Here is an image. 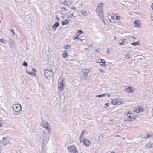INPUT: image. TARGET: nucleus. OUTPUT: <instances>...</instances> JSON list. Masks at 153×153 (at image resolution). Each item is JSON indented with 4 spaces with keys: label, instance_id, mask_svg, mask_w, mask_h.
Segmentation results:
<instances>
[{
    "label": "nucleus",
    "instance_id": "79ce46f5",
    "mask_svg": "<svg viewBox=\"0 0 153 153\" xmlns=\"http://www.w3.org/2000/svg\"><path fill=\"white\" fill-rule=\"evenodd\" d=\"M106 96H107L108 97H110L111 96L110 94H109L106 93Z\"/></svg>",
    "mask_w": 153,
    "mask_h": 153
},
{
    "label": "nucleus",
    "instance_id": "423d86ee",
    "mask_svg": "<svg viewBox=\"0 0 153 153\" xmlns=\"http://www.w3.org/2000/svg\"><path fill=\"white\" fill-rule=\"evenodd\" d=\"M44 72L45 76L48 78L51 77L53 74V73L52 71L48 70H45Z\"/></svg>",
    "mask_w": 153,
    "mask_h": 153
},
{
    "label": "nucleus",
    "instance_id": "9b49d317",
    "mask_svg": "<svg viewBox=\"0 0 153 153\" xmlns=\"http://www.w3.org/2000/svg\"><path fill=\"white\" fill-rule=\"evenodd\" d=\"M41 125L45 129H49L48 126V123L45 120H42Z\"/></svg>",
    "mask_w": 153,
    "mask_h": 153
},
{
    "label": "nucleus",
    "instance_id": "6e6552de",
    "mask_svg": "<svg viewBox=\"0 0 153 153\" xmlns=\"http://www.w3.org/2000/svg\"><path fill=\"white\" fill-rule=\"evenodd\" d=\"M60 3L65 6H68L71 4L70 0H59Z\"/></svg>",
    "mask_w": 153,
    "mask_h": 153
},
{
    "label": "nucleus",
    "instance_id": "3c124183",
    "mask_svg": "<svg viewBox=\"0 0 153 153\" xmlns=\"http://www.w3.org/2000/svg\"><path fill=\"white\" fill-rule=\"evenodd\" d=\"M62 9H64V10H65V11H67V10H66V8H62Z\"/></svg>",
    "mask_w": 153,
    "mask_h": 153
},
{
    "label": "nucleus",
    "instance_id": "a19ab883",
    "mask_svg": "<svg viewBox=\"0 0 153 153\" xmlns=\"http://www.w3.org/2000/svg\"><path fill=\"white\" fill-rule=\"evenodd\" d=\"M11 31L13 32V34H14V35H15V32L14 31V30L13 29H12L11 30Z\"/></svg>",
    "mask_w": 153,
    "mask_h": 153
},
{
    "label": "nucleus",
    "instance_id": "aec40b11",
    "mask_svg": "<svg viewBox=\"0 0 153 153\" xmlns=\"http://www.w3.org/2000/svg\"><path fill=\"white\" fill-rule=\"evenodd\" d=\"M69 23V22L68 19H66L65 21H63L62 22V24L63 25H68Z\"/></svg>",
    "mask_w": 153,
    "mask_h": 153
},
{
    "label": "nucleus",
    "instance_id": "13d9d810",
    "mask_svg": "<svg viewBox=\"0 0 153 153\" xmlns=\"http://www.w3.org/2000/svg\"><path fill=\"white\" fill-rule=\"evenodd\" d=\"M129 53H128V55H127V56H125L126 57H128V56H129Z\"/></svg>",
    "mask_w": 153,
    "mask_h": 153
},
{
    "label": "nucleus",
    "instance_id": "7ed1b4c3",
    "mask_svg": "<svg viewBox=\"0 0 153 153\" xmlns=\"http://www.w3.org/2000/svg\"><path fill=\"white\" fill-rule=\"evenodd\" d=\"M68 151L72 153H78L79 152L77 149L74 145H71L67 147Z\"/></svg>",
    "mask_w": 153,
    "mask_h": 153
},
{
    "label": "nucleus",
    "instance_id": "5701e85b",
    "mask_svg": "<svg viewBox=\"0 0 153 153\" xmlns=\"http://www.w3.org/2000/svg\"><path fill=\"white\" fill-rule=\"evenodd\" d=\"M71 47V45H64V48L65 49L69 48Z\"/></svg>",
    "mask_w": 153,
    "mask_h": 153
},
{
    "label": "nucleus",
    "instance_id": "c9c22d12",
    "mask_svg": "<svg viewBox=\"0 0 153 153\" xmlns=\"http://www.w3.org/2000/svg\"><path fill=\"white\" fill-rule=\"evenodd\" d=\"M96 97L98 98H100L102 97L101 95H96Z\"/></svg>",
    "mask_w": 153,
    "mask_h": 153
},
{
    "label": "nucleus",
    "instance_id": "4468645a",
    "mask_svg": "<svg viewBox=\"0 0 153 153\" xmlns=\"http://www.w3.org/2000/svg\"><path fill=\"white\" fill-rule=\"evenodd\" d=\"M145 147L146 148H151L153 147V143H148L146 144L145 146Z\"/></svg>",
    "mask_w": 153,
    "mask_h": 153
},
{
    "label": "nucleus",
    "instance_id": "f257e3e1",
    "mask_svg": "<svg viewBox=\"0 0 153 153\" xmlns=\"http://www.w3.org/2000/svg\"><path fill=\"white\" fill-rule=\"evenodd\" d=\"M103 3L99 4L96 10V12L97 15L102 19L103 18Z\"/></svg>",
    "mask_w": 153,
    "mask_h": 153
},
{
    "label": "nucleus",
    "instance_id": "bf43d9fd",
    "mask_svg": "<svg viewBox=\"0 0 153 153\" xmlns=\"http://www.w3.org/2000/svg\"><path fill=\"white\" fill-rule=\"evenodd\" d=\"M131 37V38H133V39H135V37L134 36H132V37Z\"/></svg>",
    "mask_w": 153,
    "mask_h": 153
},
{
    "label": "nucleus",
    "instance_id": "09e8293b",
    "mask_svg": "<svg viewBox=\"0 0 153 153\" xmlns=\"http://www.w3.org/2000/svg\"><path fill=\"white\" fill-rule=\"evenodd\" d=\"M78 40H81V41H83V40H84V39H78Z\"/></svg>",
    "mask_w": 153,
    "mask_h": 153
},
{
    "label": "nucleus",
    "instance_id": "c756f323",
    "mask_svg": "<svg viewBox=\"0 0 153 153\" xmlns=\"http://www.w3.org/2000/svg\"><path fill=\"white\" fill-rule=\"evenodd\" d=\"M105 63L106 62H103V63H102V64H100V65L102 66L106 67L107 66V65L105 64Z\"/></svg>",
    "mask_w": 153,
    "mask_h": 153
},
{
    "label": "nucleus",
    "instance_id": "69168bd1",
    "mask_svg": "<svg viewBox=\"0 0 153 153\" xmlns=\"http://www.w3.org/2000/svg\"><path fill=\"white\" fill-rule=\"evenodd\" d=\"M1 20L0 19V23H1Z\"/></svg>",
    "mask_w": 153,
    "mask_h": 153
},
{
    "label": "nucleus",
    "instance_id": "f3484780",
    "mask_svg": "<svg viewBox=\"0 0 153 153\" xmlns=\"http://www.w3.org/2000/svg\"><path fill=\"white\" fill-rule=\"evenodd\" d=\"M42 140V147L43 149L42 151L43 152L45 151L44 150L45 149V146L46 141L45 140L44 141H43V140Z\"/></svg>",
    "mask_w": 153,
    "mask_h": 153
},
{
    "label": "nucleus",
    "instance_id": "f704fd0d",
    "mask_svg": "<svg viewBox=\"0 0 153 153\" xmlns=\"http://www.w3.org/2000/svg\"><path fill=\"white\" fill-rule=\"evenodd\" d=\"M3 123L2 121L0 120V127H3L2 124Z\"/></svg>",
    "mask_w": 153,
    "mask_h": 153
},
{
    "label": "nucleus",
    "instance_id": "5fc2aeb1",
    "mask_svg": "<svg viewBox=\"0 0 153 153\" xmlns=\"http://www.w3.org/2000/svg\"><path fill=\"white\" fill-rule=\"evenodd\" d=\"M76 39H78L77 37H76L74 38V39L76 40Z\"/></svg>",
    "mask_w": 153,
    "mask_h": 153
},
{
    "label": "nucleus",
    "instance_id": "393cba45",
    "mask_svg": "<svg viewBox=\"0 0 153 153\" xmlns=\"http://www.w3.org/2000/svg\"><path fill=\"white\" fill-rule=\"evenodd\" d=\"M67 53L66 51H64L63 53V56L64 58H65L67 56Z\"/></svg>",
    "mask_w": 153,
    "mask_h": 153
},
{
    "label": "nucleus",
    "instance_id": "680f3d73",
    "mask_svg": "<svg viewBox=\"0 0 153 153\" xmlns=\"http://www.w3.org/2000/svg\"><path fill=\"white\" fill-rule=\"evenodd\" d=\"M110 153H115L114 152H111Z\"/></svg>",
    "mask_w": 153,
    "mask_h": 153
},
{
    "label": "nucleus",
    "instance_id": "4c0bfd02",
    "mask_svg": "<svg viewBox=\"0 0 153 153\" xmlns=\"http://www.w3.org/2000/svg\"><path fill=\"white\" fill-rule=\"evenodd\" d=\"M100 61H101V63H103V62H105V60L103 59H99Z\"/></svg>",
    "mask_w": 153,
    "mask_h": 153
},
{
    "label": "nucleus",
    "instance_id": "c03bdc74",
    "mask_svg": "<svg viewBox=\"0 0 153 153\" xmlns=\"http://www.w3.org/2000/svg\"><path fill=\"white\" fill-rule=\"evenodd\" d=\"M71 9L73 10H75L76 9V8L74 7H72L71 8Z\"/></svg>",
    "mask_w": 153,
    "mask_h": 153
},
{
    "label": "nucleus",
    "instance_id": "cd10ccee",
    "mask_svg": "<svg viewBox=\"0 0 153 153\" xmlns=\"http://www.w3.org/2000/svg\"><path fill=\"white\" fill-rule=\"evenodd\" d=\"M134 111L137 113H139V107L136 108L134 110Z\"/></svg>",
    "mask_w": 153,
    "mask_h": 153
},
{
    "label": "nucleus",
    "instance_id": "7c9ffc66",
    "mask_svg": "<svg viewBox=\"0 0 153 153\" xmlns=\"http://www.w3.org/2000/svg\"><path fill=\"white\" fill-rule=\"evenodd\" d=\"M125 43V39H123L122 40V42H120L119 43V44L121 45H124Z\"/></svg>",
    "mask_w": 153,
    "mask_h": 153
},
{
    "label": "nucleus",
    "instance_id": "37998d69",
    "mask_svg": "<svg viewBox=\"0 0 153 153\" xmlns=\"http://www.w3.org/2000/svg\"><path fill=\"white\" fill-rule=\"evenodd\" d=\"M56 18L58 21H59L60 20V19L58 17V16H56Z\"/></svg>",
    "mask_w": 153,
    "mask_h": 153
},
{
    "label": "nucleus",
    "instance_id": "338daca9",
    "mask_svg": "<svg viewBox=\"0 0 153 153\" xmlns=\"http://www.w3.org/2000/svg\"><path fill=\"white\" fill-rule=\"evenodd\" d=\"M71 17H68V18H71Z\"/></svg>",
    "mask_w": 153,
    "mask_h": 153
},
{
    "label": "nucleus",
    "instance_id": "412c9836",
    "mask_svg": "<svg viewBox=\"0 0 153 153\" xmlns=\"http://www.w3.org/2000/svg\"><path fill=\"white\" fill-rule=\"evenodd\" d=\"M83 33V32L82 30H79L77 32H76V34L77 36H79V35H78V33H79V34H82Z\"/></svg>",
    "mask_w": 153,
    "mask_h": 153
},
{
    "label": "nucleus",
    "instance_id": "49530a36",
    "mask_svg": "<svg viewBox=\"0 0 153 153\" xmlns=\"http://www.w3.org/2000/svg\"><path fill=\"white\" fill-rule=\"evenodd\" d=\"M151 7L152 10H153V3L151 5Z\"/></svg>",
    "mask_w": 153,
    "mask_h": 153
},
{
    "label": "nucleus",
    "instance_id": "9d476101",
    "mask_svg": "<svg viewBox=\"0 0 153 153\" xmlns=\"http://www.w3.org/2000/svg\"><path fill=\"white\" fill-rule=\"evenodd\" d=\"M64 84L63 83V81L61 82V83L59 84L58 88V92H61L64 89Z\"/></svg>",
    "mask_w": 153,
    "mask_h": 153
},
{
    "label": "nucleus",
    "instance_id": "0eeeda50",
    "mask_svg": "<svg viewBox=\"0 0 153 153\" xmlns=\"http://www.w3.org/2000/svg\"><path fill=\"white\" fill-rule=\"evenodd\" d=\"M13 109L14 111H22V108L20 104L14 105L13 107Z\"/></svg>",
    "mask_w": 153,
    "mask_h": 153
},
{
    "label": "nucleus",
    "instance_id": "dca6fc26",
    "mask_svg": "<svg viewBox=\"0 0 153 153\" xmlns=\"http://www.w3.org/2000/svg\"><path fill=\"white\" fill-rule=\"evenodd\" d=\"M2 141L4 146L6 145L7 144V141L6 137L3 138Z\"/></svg>",
    "mask_w": 153,
    "mask_h": 153
},
{
    "label": "nucleus",
    "instance_id": "a878e982",
    "mask_svg": "<svg viewBox=\"0 0 153 153\" xmlns=\"http://www.w3.org/2000/svg\"><path fill=\"white\" fill-rule=\"evenodd\" d=\"M81 14L83 16H87V13L85 11L82 10L81 12Z\"/></svg>",
    "mask_w": 153,
    "mask_h": 153
},
{
    "label": "nucleus",
    "instance_id": "c85d7f7f",
    "mask_svg": "<svg viewBox=\"0 0 153 153\" xmlns=\"http://www.w3.org/2000/svg\"><path fill=\"white\" fill-rule=\"evenodd\" d=\"M20 111H15L14 112V114L15 115H19L20 114Z\"/></svg>",
    "mask_w": 153,
    "mask_h": 153
},
{
    "label": "nucleus",
    "instance_id": "2eb2a0df",
    "mask_svg": "<svg viewBox=\"0 0 153 153\" xmlns=\"http://www.w3.org/2000/svg\"><path fill=\"white\" fill-rule=\"evenodd\" d=\"M83 143L84 144L87 146H89L91 144V143L87 139L84 140Z\"/></svg>",
    "mask_w": 153,
    "mask_h": 153
},
{
    "label": "nucleus",
    "instance_id": "f8f14e48",
    "mask_svg": "<svg viewBox=\"0 0 153 153\" xmlns=\"http://www.w3.org/2000/svg\"><path fill=\"white\" fill-rule=\"evenodd\" d=\"M125 91L126 92L133 93L135 92V89L134 88L129 87L125 89Z\"/></svg>",
    "mask_w": 153,
    "mask_h": 153
},
{
    "label": "nucleus",
    "instance_id": "bb28decb",
    "mask_svg": "<svg viewBox=\"0 0 153 153\" xmlns=\"http://www.w3.org/2000/svg\"><path fill=\"white\" fill-rule=\"evenodd\" d=\"M0 42L3 44H5L7 43V41L3 39H0Z\"/></svg>",
    "mask_w": 153,
    "mask_h": 153
},
{
    "label": "nucleus",
    "instance_id": "6ab92c4d",
    "mask_svg": "<svg viewBox=\"0 0 153 153\" xmlns=\"http://www.w3.org/2000/svg\"><path fill=\"white\" fill-rule=\"evenodd\" d=\"M134 24L136 27H139L140 26V22L139 21L137 20L135 21H134Z\"/></svg>",
    "mask_w": 153,
    "mask_h": 153
},
{
    "label": "nucleus",
    "instance_id": "ddd939ff",
    "mask_svg": "<svg viewBox=\"0 0 153 153\" xmlns=\"http://www.w3.org/2000/svg\"><path fill=\"white\" fill-rule=\"evenodd\" d=\"M90 70L89 69H84L82 71V75L84 77H86L88 73L90 72Z\"/></svg>",
    "mask_w": 153,
    "mask_h": 153
},
{
    "label": "nucleus",
    "instance_id": "052dcab7",
    "mask_svg": "<svg viewBox=\"0 0 153 153\" xmlns=\"http://www.w3.org/2000/svg\"><path fill=\"white\" fill-rule=\"evenodd\" d=\"M1 148H0V153H1Z\"/></svg>",
    "mask_w": 153,
    "mask_h": 153
},
{
    "label": "nucleus",
    "instance_id": "ea45409f",
    "mask_svg": "<svg viewBox=\"0 0 153 153\" xmlns=\"http://www.w3.org/2000/svg\"><path fill=\"white\" fill-rule=\"evenodd\" d=\"M101 96H102V97H105L106 96V93L103 94H102Z\"/></svg>",
    "mask_w": 153,
    "mask_h": 153
},
{
    "label": "nucleus",
    "instance_id": "4d7b16f0",
    "mask_svg": "<svg viewBox=\"0 0 153 153\" xmlns=\"http://www.w3.org/2000/svg\"><path fill=\"white\" fill-rule=\"evenodd\" d=\"M112 19L113 20H114V16H112Z\"/></svg>",
    "mask_w": 153,
    "mask_h": 153
},
{
    "label": "nucleus",
    "instance_id": "1a4fd4ad",
    "mask_svg": "<svg viewBox=\"0 0 153 153\" xmlns=\"http://www.w3.org/2000/svg\"><path fill=\"white\" fill-rule=\"evenodd\" d=\"M152 135L149 134L145 132L142 134L141 137L144 139H148L152 137Z\"/></svg>",
    "mask_w": 153,
    "mask_h": 153
},
{
    "label": "nucleus",
    "instance_id": "0e129e2a",
    "mask_svg": "<svg viewBox=\"0 0 153 153\" xmlns=\"http://www.w3.org/2000/svg\"><path fill=\"white\" fill-rule=\"evenodd\" d=\"M103 21L104 22L105 24V22L104 21V20H103Z\"/></svg>",
    "mask_w": 153,
    "mask_h": 153
},
{
    "label": "nucleus",
    "instance_id": "f03ea898",
    "mask_svg": "<svg viewBox=\"0 0 153 153\" xmlns=\"http://www.w3.org/2000/svg\"><path fill=\"white\" fill-rule=\"evenodd\" d=\"M136 116H135L133 113L131 112L127 113L126 116L125 118V121H131L134 120L136 117Z\"/></svg>",
    "mask_w": 153,
    "mask_h": 153
},
{
    "label": "nucleus",
    "instance_id": "774afa93",
    "mask_svg": "<svg viewBox=\"0 0 153 153\" xmlns=\"http://www.w3.org/2000/svg\"><path fill=\"white\" fill-rule=\"evenodd\" d=\"M109 20H110L111 22V20H110V19Z\"/></svg>",
    "mask_w": 153,
    "mask_h": 153
},
{
    "label": "nucleus",
    "instance_id": "e2e57ef3",
    "mask_svg": "<svg viewBox=\"0 0 153 153\" xmlns=\"http://www.w3.org/2000/svg\"><path fill=\"white\" fill-rule=\"evenodd\" d=\"M131 58V56H129V57H128V58H129V59Z\"/></svg>",
    "mask_w": 153,
    "mask_h": 153
},
{
    "label": "nucleus",
    "instance_id": "8fccbe9b",
    "mask_svg": "<svg viewBox=\"0 0 153 153\" xmlns=\"http://www.w3.org/2000/svg\"><path fill=\"white\" fill-rule=\"evenodd\" d=\"M75 13H73L72 14V16H75Z\"/></svg>",
    "mask_w": 153,
    "mask_h": 153
},
{
    "label": "nucleus",
    "instance_id": "39448f33",
    "mask_svg": "<svg viewBox=\"0 0 153 153\" xmlns=\"http://www.w3.org/2000/svg\"><path fill=\"white\" fill-rule=\"evenodd\" d=\"M111 102L114 105H119L123 103V101L122 100L120 99H112Z\"/></svg>",
    "mask_w": 153,
    "mask_h": 153
},
{
    "label": "nucleus",
    "instance_id": "a18cd8bd",
    "mask_svg": "<svg viewBox=\"0 0 153 153\" xmlns=\"http://www.w3.org/2000/svg\"><path fill=\"white\" fill-rule=\"evenodd\" d=\"M105 105L106 106V107H108L109 106V105H108V103H107L105 104Z\"/></svg>",
    "mask_w": 153,
    "mask_h": 153
},
{
    "label": "nucleus",
    "instance_id": "864d4df0",
    "mask_svg": "<svg viewBox=\"0 0 153 153\" xmlns=\"http://www.w3.org/2000/svg\"><path fill=\"white\" fill-rule=\"evenodd\" d=\"M32 70V71H34L35 72H36V71L35 69L33 68Z\"/></svg>",
    "mask_w": 153,
    "mask_h": 153
},
{
    "label": "nucleus",
    "instance_id": "603ef678",
    "mask_svg": "<svg viewBox=\"0 0 153 153\" xmlns=\"http://www.w3.org/2000/svg\"><path fill=\"white\" fill-rule=\"evenodd\" d=\"M100 60H99H99H97V61H98V63H101V62H100Z\"/></svg>",
    "mask_w": 153,
    "mask_h": 153
},
{
    "label": "nucleus",
    "instance_id": "20e7f679",
    "mask_svg": "<svg viewBox=\"0 0 153 153\" xmlns=\"http://www.w3.org/2000/svg\"><path fill=\"white\" fill-rule=\"evenodd\" d=\"M48 132L50 133V131L49 129H45V130H44L42 131V134L40 137V138L42 140H43V141L45 140V139L47 137Z\"/></svg>",
    "mask_w": 153,
    "mask_h": 153
},
{
    "label": "nucleus",
    "instance_id": "6e6d98bb",
    "mask_svg": "<svg viewBox=\"0 0 153 153\" xmlns=\"http://www.w3.org/2000/svg\"><path fill=\"white\" fill-rule=\"evenodd\" d=\"M107 52L109 54V49H108L107 50Z\"/></svg>",
    "mask_w": 153,
    "mask_h": 153
},
{
    "label": "nucleus",
    "instance_id": "a211bd4d",
    "mask_svg": "<svg viewBox=\"0 0 153 153\" xmlns=\"http://www.w3.org/2000/svg\"><path fill=\"white\" fill-rule=\"evenodd\" d=\"M59 25V24L58 22H55V24L52 26V27L56 30V28L58 27Z\"/></svg>",
    "mask_w": 153,
    "mask_h": 153
},
{
    "label": "nucleus",
    "instance_id": "4be33fe9",
    "mask_svg": "<svg viewBox=\"0 0 153 153\" xmlns=\"http://www.w3.org/2000/svg\"><path fill=\"white\" fill-rule=\"evenodd\" d=\"M140 44L139 42H134L132 43V45L134 46H135L136 45H139Z\"/></svg>",
    "mask_w": 153,
    "mask_h": 153
},
{
    "label": "nucleus",
    "instance_id": "2f4dec72",
    "mask_svg": "<svg viewBox=\"0 0 153 153\" xmlns=\"http://www.w3.org/2000/svg\"><path fill=\"white\" fill-rule=\"evenodd\" d=\"M26 71L27 74H28L30 75H32L33 74V72H29L27 70H26Z\"/></svg>",
    "mask_w": 153,
    "mask_h": 153
},
{
    "label": "nucleus",
    "instance_id": "58836bf2",
    "mask_svg": "<svg viewBox=\"0 0 153 153\" xmlns=\"http://www.w3.org/2000/svg\"><path fill=\"white\" fill-rule=\"evenodd\" d=\"M85 133V131H82V133L81 134V136H82V135H83Z\"/></svg>",
    "mask_w": 153,
    "mask_h": 153
},
{
    "label": "nucleus",
    "instance_id": "473e14b6",
    "mask_svg": "<svg viewBox=\"0 0 153 153\" xmlns=\"http://www.w3.org/2000/svg\"><path fill=\"white\" fill-rule=\"evenodd\" d=\"M139 111H140V112H143L144 110V108H142V107H139Z\"/></svg>",
    "mask_w": 153,
    "mask_h": 153
},
{
    "label": "nucleus",
    "instance_id": "de8ad7c7",
    "mask_svg": "<svg viewBox=\"0 0 153 153\" xmlns=\"http://www.w3.org/2000/svg\"><path fill=\"white\" fill-rule=\"evenodd\" d=\"M114 40H115L117 39V38L116 37L114 36Z\"/></svg>",
    "mask_w": 153,
    "mask_h": 153
},
{
    "label": "nucleus",
    "instance_id": "e433bc0d",
    "mask_svg": "<svg viewBox=\"0 0 153 153\" xmlns=\"http://www.w3.org/2000/svg\"><path fill=\"white\" fill-rule=\"evenodd\" d=\"M120 16H116V17H115V19L116 20H118V19H120Z\"/></svg>",
    "mask_w": 153,
    "mask_h": 153
},
{
    "label": "nucleus",
    "instance_id": "72a5a7b5",
    "mask_svg": "<svg viewBox=\"0 0 153 153\" xmlns=\"http://www.w3.org/2000/svg\"><path fill=\"white\" fill-rule=\"evenodd\" d=\"M23 65L24 66H27L28 64L25 61H24L23 64Z\"/></svg>",
    "mask_w": 153,
    "mask_h": 153
},
{
    "label": "nucleus",
    "instance_id": "b1692460",
    "mask_svg": "<svg viewBox=\"0 0 153 153\" xmlns=\"http://www.w3.org/2000/svg\"><path fill=\"white\" fill-rule=\"evenodd\" d=\"M99 70L101 74L103 75L104 74V73H105V71L102 69L99 68Z\"/></svg>",
    "mask_w": 153,
    "mask_h": 153
}]
</instances>
